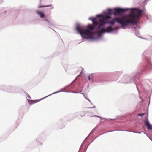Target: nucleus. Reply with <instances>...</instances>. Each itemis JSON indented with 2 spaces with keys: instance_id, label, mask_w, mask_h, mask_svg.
<instances>
[{
  "instance_id": "1",
  "label": "nucleus",
  "mask_w": 152,
  "mask_h": 152,
  "mask_svg": "<svg viewBox=\"0 0 152 152\" xmlns=\"http://www.w3.org/2000/svg\"><path fill=\"white\" fill-rule=\"evenodd\" d=\"M98 23L94 21L92 24H89L86 27L85 26H81L78 23L76 24V30L78 33L80 35L83 39H86L89 41L97 42L101 38L104 33H116L117 30L119 28H117L114 31L112 26H108L106 27L107 30L102 31L98 34L94 31L96 30V26Z\"/></svg>"
},
{
  "instance_id": "2",
  "label": "nucleus",
  "mask_w": 152,
  "mask_h": 152,
  "mask_svg": "<svg viewBox=\"0 0 152 152\" xmlns=\"http://www.w3.org/2000/svg\"><path fill=\"white\" fill-rule=\"evenodd\" d=\"M129 12L127 15L124 18L118 19L117 23L121 25L120 27L117 26L115 28L113 27L114 31L117 28H119L117 30L116 34L118 32V30L120 28L126 29L127 26L129 24L134 26L140 23V19L143 16L146 11L145 8H143L140 9L139 7H132L128 8Z\"/></svg>"
},
{
  "instance_id": "3",
  "label": "nucleus",
  "mask_w": 152,
  "mask_h": 152,
  "mask_svg": "<svg viewBox=\"0 0 152 152\" xmlns=\"http://www.w3.org/2000/svg\"><path fill=\"white\" fill-rule=\"evenodd\" d=\"M75 85L74 84H73V81L71 83V84L70 85H69L68 86H65L63 88L61 89L60 90H59L56 91L54 93L50 94V95L46 96L39 100H30L29 99H27V100L28 101V102L29 103V104H34L35 103H37L39 101L42 100L44 99L45 98H46L52 95L58 93H60L61 92H70V93H80L81 94H83L84 93H86L87 92H88L89 91L88 90V87H86V88L85 89L84 91H83V90L82 89L81 91H80V92H75L74 91H69V90L75 88Z\"/></svg>"
},
{
  "instance_id": "4",
  "label": "nucleus",
  "mask_w": 152,
  "mask_h": 152,
  "mask_svg": "<svg viewBox=\"0 0 152 152\" xmlns=\"http://www.w3.org/2000/svg\"><path fill=\"white\" fill-rule=\"evenodd\" d=\"M142 72L137 71L131 75V76H129L127 75H124L119 81V83L125 84L134 83L136 86L137 90L139 92L137 86L139 85V83L136 80L138 78V75L141 74Z\"/></svg>"
},
{
  "instance_id": "5",
  "label": "nucleus",
  "mask_w": 152,
  "mask_h": 152,
  "mask_svg": "<svg viewBox=\"0 0 152 152\" xmlns=\"http://www.w3.org/2000/svg\"><path fill=\"white\" fill-rule=\"evenodd\" d=\"M129 9L128 8L116 7L113 9L109 8L107 9L108 12V13H106L105 11H104L103 12V13L105 15L107 20L110 18V16L113 15H122L126 12L129 11Z\"/></svg>"
},
{
  "instance_id": "6",
  "label": "nucleus",
  "mask_w": 152,
  "mask_h": 152,
  "mask_svg": "<svg viewBox=\"0 0 152 152\" xmlns=\"http://www.w3.org/2000/svg\"><path fill=\"white\" fill-rule=\"evenodd\" d=\"M142 55L145 58L147 62V66L145 67V69H152V64H150L151 58L150 57L152 55L148 48L144 51L142 53Z\"/></svg>"
},
{
  "instance_id": "7",
  "label": "nucleus",
  "mask_w": 152,
  "mask_h": 152,
  "mask_svg": "<svg viewBox=\"0 0 152 152\" xmlns=\"http://www.w3.org/2000/svg\"><path fill=\"white\" fill-rule=\"evenodd\" d=\"M66 118L63 117L59 119L56 123L55 126L58 129H61L64 127L65 124L66 122Z\"/></svg>"
},
{
  "instance_id": "8",
  "label": "nucleus",
  "mask_w": 152,
  "mask_h": 152,
  "mask_svg": "<svg viewBox=\"0 0 152 152\" xmlns=\"http://www.w3.org/2000/svg\"><path fill=\"white\" fill-rule=\"evenodd\" d=\"M17 88L11 86H7L4 85L3 91L10 93H17Z\"/></svg>"
},
{
  "instance_id": "9",
  "label": "nucleus",
  "mask_w": 152,
  "mask_h": 152,
  "mask_svg": "<svg viewBox=\"0 0 152 152\" xmlns=\"http://www.w3.org/2000/svg\"><path fill=\"white\" fill-rule=\"evenodd\" d=\"M100 23L99 24L98 27L96 28V30L99 29L102 31H104L105 30L104 28V25L106 24V20H99ZM107 30V29H106Z\"/></svg>"
},
{
  "instance_id": "10",
  "label": "nucleus",
  "mask_w": 152,
  "mask_h": 152,
  "mask_svg": "<svg viewBox=\"0 0 152 152\" xmlns=\"http://www.w3.org/2000/svg\"><path fill=\"white\" fill-rule=\"evenodd\" d=\"M144 122L145 126L148 130H152V125L150 124L149 120L147 118L145 119Z\"/></svg>"
},
{
  "instance_id": "11",
  "label": "nucleus",
  "mask_w": 152,
  "mask_h": 152,
  "mask_svg": "<svg viewBox=\"0 0 152 152\" xmlns=\"http://www.w3.org/2000/svg\"><path fill=\"white\" fill-rule=\"evenodd\" d=\"M118 19H119V18H117L115 20H113L112 21L107 20H106V24H110L111 25L110 26H113L112 25H114L115 22H117V21Z\"/></svg>"
},
{
  "instance_id": "12",
  "label": "nucleus",
  "mask_w": 152,
  "mask_h": 152,
  "mask_svg": "<svg viewBox=\"0 0 152 152\" xmlns=\"http://www.w3.org/2000/svg\"><path fill=\"white\" fill-rule=\"evenodd\" d=\"M132 30L135 32V35L138 37L140 38V37L139 36L140 35L138 30L135 27H133L131 28Z\"/></svg>"
},
{
  "instance_id": "13",
  "label": "nucleus",
  "mask_w": 152,
  "mask_h": 152,
  "mask_svg": "<svg viewBox=\"0 0 152 152\" xmlns=\"http://www.w3.org/2000/svg\"><path fill=\"white\" fill-rule=\"evenodd\" d=\"M74 115L77 117L80 115L81 117L85 116V113L83 111L80 112H75L74 113Z\"/></svg>"
},
{
  "instance_id": "14",
  "label": "nucleus",
  "mask_w": 152,
  "mask_h": 152,
  "mask_svg": "<svg viewBox=\"0 0 152 152\" xmlns=\"http://www.w3.org/2000/svg\"><path fill=\"white\" fill-rule=\"evenodd\" d=\"M96 18H100L102 19V20H107V19L106 16H105V15H104L103 13L102 14H100L98 15H96Z\"/></svg>"
},
{
  "instance_id": "15",
  "label": "nucleus",
  "mask_w": 152,
  "mask_h": 152,
  "mask_svg": "<svg viewBox=\"0 0 152 152\" xmlns=\"http://www.w3.org/2000/svg\"><path fill=\"white\" fill-rule=\"evenodd\" d=\"M95 81L97 83H101L103 81L102 77L101 76H99L96 77Z\"/></svg>"
},
{
  "instance_id": "16",
  "label": "nucleus",
  "mask_w": 152,
  "mask_h": 152,
  "mask_svg": "<svg viewBox=\"0 0 152 152\" xmlns=\"http://www.w3.org/2000/svg\"><path fill=\"white\" fill-rule=\"evenodd\" d=\"M88 79L89 81H91L92 82H94V73H91L89 74L88 75Z\"/></svg>"
},
{
  "instance_id": "17",
  "label": "nucleus",
  "mask_w": 152,
  "mask_h": 152,
  "mask_svg": "<svg viewBox=\"0 0 152 152\" xmlns=\"http://www.w3.org/2000/svg\"><path fill=\"white\" fill-rule=\"evenodd\" d=\"M36 12L37 14L41 18H43L45 17V14L42 12L40 11L37 10L36 11Z\"/></svg>"
},
{
  "instance_id": "18",
  "label": "nucleus",
  "mask_w": 152,
  "mask_h": 152,
  "mask_svg": "<svg viewBox=\"0 0 152 152\" xmlns=\"http://www.w3.org/2000/svg\"><path fill=\"white\" fill-rule=\"evenodd\" d=\"M44 25L48 26L49 28L52 29L51 27L53 26L52 23L50 22L49 20L47 23H44Z\"/></svg>"
},
{
  "instance_id": "19",
  "label": "nucleus",
  "mask_w": 152,
  "mask_h": 152,
  "mask_svg": "<svg viewBox=\"0 0 152 152\" xmlns=\"http://www.w3.org/2000/svg\"><path fill=\"white\" fill-rule=\"evenodd\" d=\"M115 131H128V132H132L134 133H137V132L135 131H128V130H115ZM113 131H114V130H111V131H108V132H104L103 133L99 135L98 136H100V135H102V134H105V133H107V132H113Z\"/></svg>"
},
{
  "instance_id": "20",
  "label": "nucleus",
  "mask_w": 152,
  "mask_h": 152,
  "mask_svg": "<svg viewBox=\"0 0 152 152\" xmlns=\"http://www.w3.org/2000/svg\"><path fill=\"white\" fill-rule=\"evenodd\" d=\"M122 73V71H120L116 73L114 75V76H115L118 77L115 80V81H116L117 79L121 75Z\"/></svg>"
},
{
  "instance_id": "21",
  "label": "nucleus",
  "mask_w": 152,
  "mask_h": 152,
  "mask_svg": "<svg viewBox=\"0 0 152 152\" xmlns=\"http://www.w3.org/2000/svg\"><path fill=\"white\" fill-rule=\"evenodd\" d=\"M145 18H146L147 20H149L150 22L151 21H152V16L151 15H146L145 16Z\"/></svg>"
},
{
  "instance_id": "22",
  "label": "nucleus",
  "mask_w": 152,
  "mask_h": 152,
  "mask_svg": "<svg viewBox=\"0 0 152 152\" xmlns=\"http://www.w3.org/2000/svg\"><path fill=\"white\" fill-rule=\"evenodd\" d=\"M97 126H96V127H95L92 130V131H91V132L90 133V134H89V135H88V136L85 139V140H87V138H88V137H89L90 136V134L92 133H93L94 132L95 130L97 128Z\"/></svg>"
},
{
  "instance_id": "23",
  "label": "nucleus",
  "mask_w": 152,
  "mask_h": 152,
  "mask_svg": "<svg viewBox=\"0 0 152 152\" xmlns=\"http://www.w3.org/2000/svg\"><path fill=\"white\" fill-rule=\"evenodd\" d=\"M34 142L37 143L38 145L40 146L42 145V143L40 142L38 139H36L34 140Z\"/></svg>"
},
{
  "instance_id": "24",
  "label": "nucleus",
  "mask_w": 152,
  "mask_h": 152,
  "mask_svg": "<svg viewBox=\"0 0 152 152\" xmlns=\"http://www.w3.org/2000/svg\"><path fill=\"white\" fill-rule=\"evenodd\" d=\"M49 20L46 18H44V19L42 20V22L44 25V23H47Z\"/></svg>"
},
{
  "instance_id": "25",
  "label": "nucleus",
  "mask_w": 152,
  "mask_h": 152,
  "mask_svg": "<svg viewBox=\"0 0 152 152\" xmlns=\"http://www.w3.org/2000/svg\"><path fill=\"white\" fill-rule=\"evenodd\" d=\"M52 5V4H50L48 5H40L38 6V8H40L43 7H51Z\"/></svg>"
},
{
  "instance_id": "26",
  "label": "nucleus",
  "mask_w": 152,
  "mask_h": 152,
  "mask_svg": "<svg viewBox=\"0 0 152 152\" xmlns=\"http://www.w3.org/2000/svg\"><path fill=\"white\" fill-rule=\"evenodd\" d=\"M96 19V18L93 17H91L88 18V20H91L92 22L95 20Z\"/></svg>"
},
{
  "instance_id": "27",
  "label": "nucleus",
  "mask_w": 152,
  "mask_h": 152,
  "mask_svg": "<svg viewBox=\"0 0 152 152\" xmlns=\"http://www.w3.org/2000/svg\"><path fill=\"white\" fill-rule=\"evenodd\" d=\"M148 48L150 51L152 55V45L150 46Z\"/></svg>"
},
{
  "instance_id": "28",
  "label": "nucleus",
  "mask_w": 152,
  "mask_h": 152,
  "mask_svg": "<svg viewBox=\"0 0 152 152\" xmlns=\"http://www.w3.org/2000/svg\"><path fill=\"white\" fill-rule=\"evenodd\" d=\"M92 117H99V118H102V119H105V118H102L101 117L99 116L96 115H94L92 116Z\"/></svg>"
},
{
  "instance_id": "29",
  "label": "nucleus",
  "mask_w": 152,
  "mask_h": 152,
  "mask_svg": "<svg viewBox=\"0 0 152 152\" xmlns=\"http://www.w3.org/2000/svg\"><path fill=\"white\" fill-rule=\"evenodd\" d=\"M144 115V113H139L137 115L139 116H143Z\"/></svg>"
},
{
  "instance_id": "30",
  "label": "nucleus",
  "mask_w": 152,
  "mask_h": 152,
  "mask_svg": "<svg viewBox=\"0 0 152 152\" xmlns=\"http://www.w3.org/2000/svg\"><path fill=\"white\" fill-rule=\"evenodd\" d=\"M4 85H0V90H1L3 91V88Z\"/></svg>"
},
{
  "instance_id": "31",
  "label": "nucleus",
  "mask_w": 152,
  "mask_h": 152,
  "mask_svg": "<svg viewBox=\"0 0 152 152\" xmlns=\"http://www.w3.org/2000/svg\"><path fill=\"white\" fill-rule=\"evenodd\" d=\"M84 97L86 99L88 100L91 104L92 103L91 101L87 97V96H84Z\"/></svg>"
},
{
  "instance_id": "32",
  "label": "nucleus",
  "mask_w": 152,
  "mask_h": 152,
  "mask_svg": "<svg viewBox=\"0 0 152 152\" xmlns=\"http://www.w3.org/2000/svg\"><path fill=\"white\" fill-rule=\"evenodd\" d=\"M142 132L143 133L146 134V133H145L143 131H141V132H137V134H141V133Z\"/></svg>"
},
{
  "instance_id": "33",
  "label": "nucleus",
  "mask_w": 152,
  "mask_h": 152,
  "mask_svg": "<svg viewBox=\"0 0 152 152\" xmlns=\"http://www.w3.org/2000/svg\"><path fill=\"white\" fill-rule=\"evenodd\" d=\"M85 141V140H84V141L82 143L80 147V149H79V152L80 151L81 148L83 146V143L84 142V141Z\"/></svg>"
},
{
  "instance_id": "34",
  "label": "nucleus",
  "mask_w": 152,
  "mask_h": 152,
  "mask_svg": "<svg viewBox=\"0 0 152 152\" xmlns=\"http://www.w3.org/2000/svg\"><path fill=\"white\" fill-rule=\"evenodd\" d=\"M146 135H147V136L148 137V138H149V139H150L151 141H152V139H151V138H150V137L148 136V135L147 134H146Z\"/></svg>"
},
{
  "instance_id": "35",
  "label": "nucleus",
  "mask_w": 152,
  "mask_h": 152,
  "mask_svg": "<svg viewBox=\"0 0 152 152\" xmlns=\"http://www.w3.org/2000/svg\"><path fill=\"white\" fill-rule=\"evenodd\" d=\"M140 38H141L142 39L146 40H148V39L147 38H142V37H140Z\"/></svg>"
},
{
  "instance_id": "36",
  "label": "nucleus",
  "mask_w": 152,
  "mask_h": 152,
  "mask_svg": "<svg viewBox=\"0 0 152 152\" xmlns=\"http://www.w3.org/2000/svg\"><path fill=\"white\" fill-rule=\"evenodd\" d=\"M27 95L28 96V98H29L31 99V98L30 96L29 95V94H28L27 93Z\"/></svg>"
},
{
  "instance_id": "37",
  "label": "nucleus",
  "mask_w": 152,
  "mask_h": 152,
  "mask_svg": "<svg viewBox=\"0 0 152 152\" xmlns=\"http://www.w3.org/2000/svg\"><path fill=\"white\" fill-rule=\"evenodd\" d=\"M96 107V106H94V107H90V108H95Z\"/></svg>"
},
{
  "instance_id": "38",
  "label": "nucleus",
  "mask_w": 152,
  "mask_h": 152,
  "mask_svg": "<svg viewBox=\"0 0 152 152\" xmlns=\"http://www.w3.org/2000/svg\"><path fill=\"white\" fill-rule=\"evenodd\" d=\"M110 120H115V119H110Z\"/></svg>"
},
{
  "instance_id": "39",
  "label": "nucleus",
  "mask_w": 152,
  "mask_h": 152,
  "mask_svg": "<svg viewBox=\"0 0 152 152\" xmlns=\"http://www.w3.org/2000/svg\"><path fill=\"white\" fill-rule=\"evenodd\" d=\"M150 103V97L149 98V104Z\"/></svg>"
},
{
  "instance_id": "40",
  "label": "nucleus",
  "mask_w": 152,
  "mask_h": 152,
  "mask_svg": "<svg viewBox=\"0 0 152 152\" xmlns=\"http://www.w3.org/2000/svg\"><path fill=\"white\" fill-rule=\"evenodd\" d=\"M55 32V33H56V31L54 30H53Z\"/></svg>"
},
{
  "instance_id": "41",
  "label": "nucleus",
  "mask_w": 152,
  "mask_h": 152,
  "mask_svg": "<svg viewBox=\"0 0 152 152\" xmlns=\"http://www.w3.org/2000/svg\"><path fill=\"white\" fill-rule=\"evenodd\" d=\"M4 12H5V14H6V11H5Z\"/></svg>"
},
{
  "instance_id": "42",
  "label": "nucleus",
  "mask_w": 152,
  "mask_h": 152,
  "mask_svg": "<svg viewBox=\"0 0 152 152\" xmlns=\"http://www.w3.org/2000/svg\"><path fill=\"white\" fill-rule=\"evenodd\" d=\"M139 98H140V99H141V97H139Z\"/></svg>"
},
{
  "instance_id": "43",
  "label": "nucleus",
  "mask_w": 152,
  "mask_h": 152,
  "mask_svg": "<svg viewBox=\"0 0 152 152\" xmlns=\"http://www.w3.org/2000/svg\"><path fill=\"white\" fill-rule=\"evenodd\" d=\"M53 7L51 9H53ZM50 10H51V9H50Z\"/></svg>"
},
{
  "instance_id": "44",
  "label": "nucleus",
  "mask_w": 152,
  "mask_h": 152,
  "mask_svg": "<svg viewBox=\"0 0 152 152\" xmlns=\"http://www.w3.org/2000/svg\"><path fill=\"white\" fill-rule=\"evenodd\" d=\"M97 137H98V136H97V137H96V138H97Z\"/></svg>"
},
{
  "instance_id": "45",
  "label": "nucleus",
  "mask_w": 152,
  "mask_h": 152,
  "mask_svg": "<svg viewBox=\"0 0 152 152\" xmlns=\"http://www.w3.org/2000/svg\"><path fill=\"white\" fill-rule=\"evenodd\" d=\"M97 137H98V136H97V137H96V138H97Z\"/></svg>"
},
{
  "instance_id": "46",
  "label": "nucleus",
  "mask_w": 152,
  "mask_h": 152,
  "mask_svg": "<svg viewBox=\"0 0 152 152\" xmlns=\"http://www.w3.org/2000/svg\"><path fill=\"white\" fill-rule=\"evenodd\" d=\"M97 137H98V136H97V137H96V138H97Z\"/></svg>"
}]
</instances>
